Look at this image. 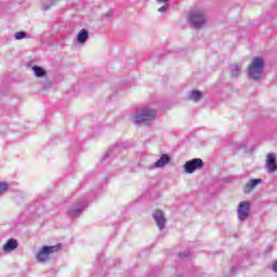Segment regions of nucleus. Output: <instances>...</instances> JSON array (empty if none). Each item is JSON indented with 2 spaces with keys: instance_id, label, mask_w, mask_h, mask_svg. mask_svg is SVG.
Returning a JSON list of instances; mask_svg holds the SVG:
<instances>
[{
  "instance_id": "11",
  "label": "nucleus",
  "mask_w": 277,
  "mask_h": 277,
  "mask_svg": "<svg viewBox=\"0 0 277 277\" xmlns=\"http://www.w3.org/2000/svg\"><path fill=\"white\" fill-rule=\"evenodd\" d=\"M32 72L35 77H38L39 79L47 77V70H44V68L37 65L32 66Z\"/></svg>"
},
{
  "instance_id": "1",
  "label": "nucleus",
  "mask_w": 277,
  "mask_h": 277,
  "mask_svg": "<svg viewBox=\"0 0 277 277\" xmlns=\"http://www.w3.org/2000/svg\"><path fill=\"white\" fill-rule=\"evenodd\" d=\"M157 118V111L148 106L138 109L132 117L134 124H150Z\"/></svg>"
},
{
  "instance_id": "22",
  "label": "nucleus",
  "mask_w": 277,
  "mask_h": 277,
  "mask_svg": "<svg viewBox=\"0 0 277 277\" xmlns=\"http://www.w3.org/2000/svg\"><path fill=\"white\" fill-rule=\"evenodd\" d=\"M48 85L50 87V85H51V82H49Z\"/></svg>"
},
{
  "instance_id": "17",
  "label": "nucleus",
  "mask_w": 277,
  "mask_h": 277,
  "mask_svg": "<svg viewBox=\"0 0 277 277\" xmlns=\"http://www.w3.org/2000/svg\"><path fill=\"white\" fill-rule=\"evenodd\" d=\"M8 192V184L0 182V196L1 194H5Z\"/></svg>"
},
{
  "instance_id": "21",
  "label": "nucleus",
  "mask_w": 277,
  "mask_h": 277,
  "mask_svg": "<svg viewBox=\"0 0 277 277\" xmlns=\"http://www.w3.org/2000/svg\"><path fill=\"white\" fill-rule=\"evenodd\" d=\"M43 10H49V6H44V9Z\"/></svg>"
},
{
  "instance_id": "15",
  "label": "nucleus",
  "mask_w": 277,
  "mask_h": 277,
  "mask_svg": "<svg viewBox=\"0 0 277 277\" xmlns=\"http://www.w3.org/2000/svg\"><path fill=\"white\" fill-rule=\"evenodd\" d=\"M189 98H190V101H195V102L200 101V98H202V92L193 91L189 95Z\"/></svg>"
},
{
  "instance_id": "8",
  "label": "nucleus",
  "mask_w": 277,
  "mask_h": 277,
  "mask_svg": "<svg viewBox=\"0 0 277 277\" xmlns=\"http://www.w3.org/2000/svg\"><path fill=\"white\" fill-rule=\"evenodd\" d=\"M266 168L268 172H276L277 163H276V154L271 153L266 157Z\"/></svg>"
},
{
  "instance_id": "4",
  "label": "nucleus",
  "mask_w": 277,
  "mask_h": 277,
  "mask_svg": "<svg viewBox=\"0 0 277 277\" xmlns=\"http://www.w3.org/2000/svg\"><path fill=\"white\" fill-rule=\"evenodd\" d=\"M189 21L196 29H199V27H202L207 23V17L202 11H193L189 15Z\"/></svg>"
},
{
  "instance_id": "14",
  "label": "nucleus",
  "mask_w": 277,
  "mask_h": 277,
  "mask_svg": "<svg viewBox=\"0 0 277 277\" xmlns=\"http://www.w3.org/2000/svg\"><path fill=\"white\" fill-rule=\"evenodd\" d=\"M260 183L261 179L251 180L249 183L246 184L245 192H252V189H254V187H256V185H259Z\"/></svg>"
},
{
  "instance_id": "12",
  "label": "nucleus",
  "mask_w": 277,
  "mask_h": 277,
  "mask_svg": "<svg viewBox=\"0 0 277 277\" xmlns=\"http://www.w3.org/2000/svg\"><path fill=\"white\" fill-rule=\"evenodd\" d=\"M89 36L90 34L85 30V28H82L77 36V40L80 44H83L85 43V40H88Z\"/></svg>"
},
{
  "instance_id": "20",
  "label": "nucleus",
  "mask_w": 277,
  "mask_h": 277,
  "mask_svg": "<svg viewBox=\"0 0 277 277\" xmlns=\"http://www.w3.org/2000/svg\"><path fill=\"white\" fill-rule=\"evenodd\" d=\"M273 269H274V272L277 273V261H275V262L273 263Z\"/></svg>"
},
{
  "instance_id": "13",
  "label": "nucleus",
  "mask_w": 277,
  "mask_h": 277,
  "mask_svg": "<svg viewBox=\"0 0 277 277\" xmlns=\"http://www.w3.org/2000/svg\"><path fill=\"white\" fill-rule=\"evenodd\" d=\"M230 75L232 77H239L241 75V64H233L230 66Z\"/></svg>"
},
{
  "instance_id": "7",
  "label": "nucleus",
  "mask_w": 277,
  "mask_h": 277,
  "mask_svg": "<svg viewBox=\"0 0 277 277\" xmlns=\"http://www.w3.org/2000/svg\"><path fill=\"white\" fill-rule=\"evenodd\" d=\"M153 217L160 230H163L166 228V216L163 215V211L156 210L153 214Z\"/></svg>"
},
{
  "instance_id": "6",
  "label": "nucleus",
  "mask_w": 277,
  "mask_h": 277,
  "mask_svg": "<svg viewBox=\"0 0 277 277\" xmlns=\"http://www.w3.org/2000/svg\"><path fill=\"white\" fill-rule=\"evenodd\" d=\"M247 217H250V201H241L238 206V219L243 222Z\"/></svg>"
},
{
  "instance_id": "3",
  "label": "nucleus",
  "mask_w": 277,
  "mask_h": 277,
  "mask_svg": "<svg viewBox=\"0 0 277 277\" xmlns=\"http://www.w3.org/2000/svg\"><path fill=\"white\" fill-rule=\"evenodd\" d=\"M62 250V245H55L52 247H42V249L37 253L36 259L39 263H44L49 261V254H53V252H60Z\"/></svg>"
},
{
  "instance_id": "5",
  "label": "nucleus",
  "mask_w": 277,
  "mask_h": 277,
  "mask_svg": "<svg viewBox=\"0 0 277 277\" xmlns=\"http://www.w3.org/2000/svg\"><path fill=\"white\" fill-rule=\"evenodd\" d=\"M203 166H205V162H202V159L194 158L193 160L185 162L184 170L186 174H194L196 170H201Z\"/></svg>"
},
{
  "instance_id": "18",
  "label": "nucleus",
  "mask_w": 277,
  "mask_h": 277,
  "mask_svg": "<svg viewBox=\"0 0 277 277\" xmlns=\"http://www.w3.org/2000/svg\"><path fill=\"white\" fill-rule=\"evenodd\" d=\"M27 34L25 31H19L15 34V40H23Z\"/></svg>"
},
{
  "instance_id": "2",
  "label": "nucleus",
  "mask_w": 277,
  "mask_h": 277,
  "mask_svg": "<svg viewBox=\"0 0 277 277\" xmlns=\"http://www.w3.org/2000/svg\"><path fill=\"white\" fill-rule=\"evenodd\" d=\"M263 70H265V61L261 57H254L248 67L249 79H253V81L263 79Z\"/></svg>"
},
{
  "instance_id": "16",
  "label": "nucleus",
  "mask_w": 277,
  "mask_h": 277,
  "mask_svg": "<svg viewBox=\"0 0 277 277\" xmlns=\"http://www.w3.org/2000/svg\"><path fill=\"white\" fill-rule=\"evenodd\" d=\"M157 1H158V3H164L163 6H160L158 9V12H167L168 11V1L169 0H157Z\"/></svg>"
},
{
  "instance_id": "9",
  "label": "nucleus",
  "mask_w": 277,
  "mask_h": 277,
  "mask_svg": "<svg viewBox=\"0 0 277 277\" xmlns=\"http://www.w3.org/2000/svg\"><path fill=\"white\" fill-rule=\"evenodd\" d=\"M18 248V240L11 238L3 246L4 252H12Z\"/></svg>"
},
{
  "instance_id": "10",
  "label": "nucleus",
  "mask_w": 277,
  "mask_h": 277,
  "mask_svg": "<svg viewBox=\"0 0 277 277\" xmlns=\"http://www.w3.org/2000/svg\"><path fill=\"white\" fill-rule=\"evenodd\" d=\"M168 163H170V156L163 154L155 163V168H163L164 166H168Z\"/></svg>"
},
{
  "instance_id": "19",
  "label": "nucleus",
  "mask_w": 277,
  "mask_h": 277,
  "mask_svg": "<svg viewBox=\"0 0 277 277\" xmlns=\"http://www.w3.org/2000/svg\"><path fill=\"white\" fill-rule=\"evenodd\" d=\"M69 215H79V213H81V210L77 209V210H70Z\"/></svg>"
}]
</instances>
